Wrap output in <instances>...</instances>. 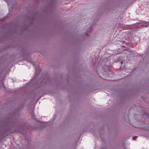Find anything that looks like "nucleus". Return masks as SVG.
<instances>
[{
    "label": "nucleus",
    "instance_id": "f257e3e1",
    "mask_svg": "<svg viewBox=\"0 0 149 149\" xmlns=\"http://www.w3.org/2000/svg\"><path fill=\"white\" fill-rule=\"evenodd\" d=\"M139 24V26H141L143 27H148L146 25V24L145 23H140Z\"/></svg>",
    "mask_w": 149,
    "mask_h": 149
},
{
    "label": "nucleus",
    "instance_id": "f03ea898",
    "mask_svg": "<svg viewBox=\"0 0 149 149\" xmlns=\"http://www.w3.org/2000/svg\"><path fill=\"white\" fill-rule=\"evenodd\" d=\"M136 138V137H135V138L134 137V138H133V139H134V140H135V139Z\"/></svg>",
    "mask_w": 149,
    "mask_h": 149
},
{
    "label": "nucleus",
    "instance_id": "7ed1b4c3",
    "mask_svg": "<svg viewBox=\"0 0 149 149\" xmlns=\"http://www.w3.org/2000/svg\"><path fill=\"white\" fill-rule=\"evenodd\" d=\"M86 34H87V36H88L89 35L87 32H86Z\"/></svg>",
    "mask_w": 149,
    "mask_h": 149
},
{
    "label": "nucleus",
    "instance_id": "20e7f679",
    "mask_svg": "<svg viewBox=\"0 0 149 149\" xmlns=\"http://www.w3.org/2000/svg\"><path fill=\"white\" fill-rule=\"evenodd\" d=\"M148 24H149V23H148Z\"/></svg>",
    "mask_w": 149,
    "mask_h": 149
}]
</instances>
